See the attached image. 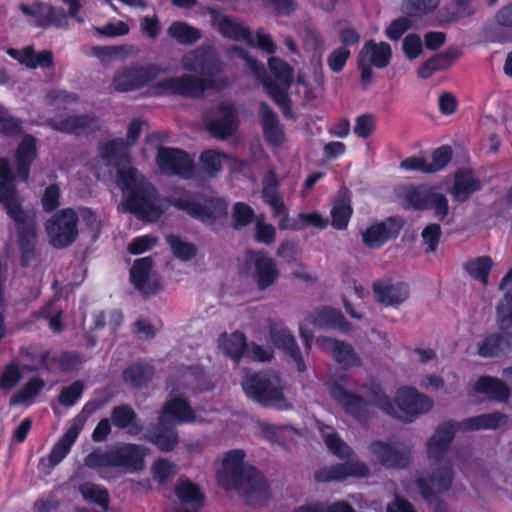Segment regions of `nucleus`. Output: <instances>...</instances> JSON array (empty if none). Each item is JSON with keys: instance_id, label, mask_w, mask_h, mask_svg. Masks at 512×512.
Listing matches in <instances>:
<instances>
[{"instance_id": "1", "label": "nucleus", "mask_w": 512, "mask_h": 512, "mask_svg": "<svg viewBox=\"0 0 512 512\" xmlns=\"http://www.w3.org/2000/svg\"><path fill=\"white\" fill-rule=\"evenodd\" d=\"M327 386L331 398L347 414L359 421L368 419L370 406H376L396 418H402L400 412L404 413L407 417L405 420L408 421H412V417L428 413L433 408L432 399L414 388H400L396 393V405H394L381 386L373 380L363 384L359 393L347 389L340 380H330Z\"/></svg>"}, {"instance_id": "2", "label": "nucleus", "mask_w": 512, "mask_h": 512, "mask_svg": "<svg viewBox=\"0 0 512 512\" xmlns=\"http://www.w3.org/2000/svg\"><path fill=\"white\" fill-rule=\"evenodd\" d=\"M98 153L107 165L118 168L116 182L122 190L125 209L142 220L156 221L162 214L157 192L135 168H126L129 154L124 141L104 143Z\"/></svg>"}, {"instance_id": "3", "label": "nucleus", "mask_w": 512, "mask_h": 512, "mask_svg": "<svg viewBox=\"0 0 512 512\" xmlns=\"http://www.w3.org/2000/svg\"><path fill=\"white\" fill-rule=\"evenodd\" d=\"M244 457L245 453L239 449L227 452L217 474L218 481L226 490H237L247 504L262 506L270 496L268 484L257 469L245 464Z\"/></svg>"}, {"instance_id": "4", "label": "nucleus", "mask_w": 512, "mask_h": 512, "mask_svg": "<svg viewBox=\"0 0 512 512\" xmlns=\"http://www.w3.org/2000/svg\"><path fill=\"white\" fill-rule=\"evenodd\" d=\"M455 422L448 421L437 426L432 436L426 442V451L430 459L439 461L427 477L417 480V487L422 497L432 502L437 493L450 489L453 480V464L450 460L441 458L446 454L455 432L458 430Z\"/></svg>"}, {"instance_id": "5", "label": "nucleus", "mask_w": 512, "mask_h": 512, "mask_svg": "<svg viewBox=\"0 0 512 512\" xmlns=\"http://www.w3.org/2000/svg\"><path fill=\"white\" fill-rule=\"evenodd\" d=\"M242 388L254 402L277 410L292 409L286 383L275 372L247 374L242 380Z\"/></svg>"}, {"instance_id": "6", "label": "nucleus", "mask_w": 512, "mask_h": 512, "mask_svg": "<svg viewBox=\"0 0 512 512\" xmlns=\"http://www.w3.org/2000/svg\"><path fill=\"white\" fill-rule=\"evenodd\" d=\"M149 449L143 445L121 443L106 451L95 450L85 457L84 463L92 469L117 467L126 473H136L145 468Z\"/></svg>"}, {"instance_id": "7", "label": "nucleus", "mask_w": 512, "mask_h": 512, "mask_svg": "<svg viewBox=\"0 0 512 512\" xmlns=\"http://www.w3.org/2000/svg\"><path fill=\"white\" fill-rule=\"evenodd\" d=\"M183 70L199 74L204 79L206 88L222 89L229 85L221 76L223 63L217 52L210 46H200L185 53L181 59Z\"/></svg>"}, {"instance_id": "8", "label": "nucleus", "mask_w": 512, "mask_h": 512, "mask_svg": "<svg viewBox=\"0 0 512 512\" xmlns=\"http://www.w3.org/2000/svg\"><path fill=\"white\" fill-rule=\"evenodd\" d=\"M18 234V246L21 252V265L23 267L35 266L40 262V254L36 247V214L33 210H26L11 216Z\"/></svg>"}, {"instance_id": "9", "label": "nucleus", "mask_w": 512, "mask_h": 512, "mask_svg": "<svg viewBox=\"0 0 512 512\" xmlns=\"http://www.w3.org/2000/svg\"><path fill=\"white\" fill-rule=\"evenodd\" d=\"M78 214L72 208H64L45 223L49 243L57 249L70 246L78 236Z\"/></svg>"}, {"instance_id": "10", "label": "nucleus", "mask_w": 512, "mask_h": 512, "mask_svg": "<svg viewBox=\"0 0 512 512\" xmlns=\"http://www.w3.org/2000/svg\"><path fill=\"white\" fill-rule=\"evenodd\" d=\"M268 65L278 83L270 79L262 80L265 91L285 114L289 113L290 106L287 90L292 82L293 69L286 62L277 57H271L268 61Z\"/></svg>"}, {"instance_id": "11", "label": "nucleus", "mask_w": 512, "mask_h": 512, "mask_svg": "<svg viewBox=\"0 0 512 512\" xmlns=\"http://www.w3.org/2000/svg\"><path fill=\"white\" fill-rule=\"evenodd\" d=\"M171 203L176 208L186 211L190 216L206 223H213L227 215L228 205L223 199H210L205 205L197 203L188 192L174 196Z\"/></svg>"}, {"instance_id": "12", "label": "nucleus", "mask_w": 512, "mask_h": 512, "mask_svg": "<svg viewBox=\"0 0 512 512\" xmlns=\"http://www.w3.org/2000/svg\"><path fill=\"white\" fill-rule=\"evenodd\" d=\"M166 70L156 64L131 65L116 71L112 86L116 91L129 92L140 89Z\"/></svg>"}, {"instance_id": "13", "label": "nucleus", "mask_w": 512, "mask_h": 512, "mask_svg": "<svg viewBox=\"0 0 512 512\" xmlns=\"http://www.w3.org/2000/svg\"><path fill=\"white\" fill-rule=\"evenodd\" d=\"M204 81L195 75L182 74L161 79L154 84L153 88L160 95L199 98L207 89Z\"/></svg>"}, {"instance_id": "14", "label": "nucleus", "mask_w": 512, "mask_h": 512, "mask_svg": "<svg viewBox=\"0 0 512 512\" xmlns=\"http://www.w3.org/2000/svg\"><path fill=\"white\" fill-rule=\"evenodd\" d=\"M392 57L391 46L386 42H375L370 40L365 42L359 56L358 69L361 71V80L369 83L372 79V67L382 69L389 65Z\"/></svg>"}, {"instance_id": "15", "label": "nucleus", "mask_w": 512, "mask_h": 512, "mask_svg": "<svg viewBox=\"0 0 512 512\" xmlns=\"http://www.w3.org/2000/svg\"><path fill=\"white\" fill-rule=\"evenodd\" d=\"M160 171L166 175L190 178L194 168L193 159L183 150L160 147L156 157Z\"/></svg>"}, {"instance_id": "16", "label": "nucleus", "mask_w": 512, "mask_h": 512, "mask_svg": "<svg viewBox=\"0 0 512 512\" xmlns=\"http://www.w3.org/2000/svg\"><path fill=\"white\" fill-rule=\"evenodd\" d=\"M207 129L217 138L226 139L238 128L237 110L230 102L216 106L206 118Z\"/></svg>"}, {"instance_id": "17", "label": "nucleus", "mask_w": 512, "mask_h": 512, "mask_svg": "<svg viewBox=\"0 0 512 512\" xmlns=\"http://www.w3.org/2000/svg\"><path fill=\"white\" fill-rule=\"evenodd\" d=\"M14 175L10 163L0 158V204L8 216L26 211L23 207V198L13 185Z\"/></svg>"}, {"instance_id": "18", "label": "nucleus", "mask_w": 512, "mask_h": 512, "mask_svg": "<svg viewBox=\"0 0 512 512\" xmlns=\"http://www.w3.org/2000/svg\"><path fill=\"white\" fill-rule=\"evenodd\" d=\"M376 459L384 466L404 469L410 463V450L399 444H391L384 441H373L369 446Z\"/></svg>"}, {"instance_id": "19", "label": "nucleus", "mask_w": 512, "mask_h": 512, "mask_svg": "<svg viewBox=\"0 0 512 512\" xmlns=\"http://www.w3.org/2000/svg\"><path fill=\"white\" fill-rule=\"evenodd\" d=\"M246 261L251 267L252 277L258 289L265 290L277 280L279 273L272 258L262 252L249 251Z\"/></svg>"}, {"instance_id": "20", "label": "nucleus", "mask_w": 512, "mask_h": 512, "mask_svg": "<svg viewBox=\"0 0 512 512\" xmlns=\"http://www.w3.org/2000/svg\"><path fill=\"white\" fill-rule=\"evenodd\" d=\"M270 340L277 348L283 350L295 362L298 372L306 371V365L301 355V351L296 343L294 336L281 322H270L269 324Z\"/></svg>"}, {"instance_id": "21", "label": "nucleus", "mask_w": 512, "mask_h": 512, "mask_svg": "<svg viewBox=\"0 0 512 512\" xmlns=\"http://www.w3.org/2000/svg\"><path fill=\"white\" fill-rule=\"evenodd\" d=\"M151 257L137 259L130 270L133 285L144 295L154 294L159 288V281L152 273Z\"/></svg>"}, {"instance_id": "22", "label": "nucleus", "mask_w": 512, "mask_h": 512, "mask_svg": "<svg viewBox=\"0 0 512 512\" xmlns=\"http://www.w3.org/2000/svg\"><path fill=\"white\" fill-rule=\"evenodd\" d=\"M81 427L73 425L59 441L53 446L48 458H41L38 464L40 471L49 474L69 453L72 445L77 440Z\"/></svg>"}, {"instance_id": "23", "label": "nucleus", "mask_w": 512, "mask_h": 512, "mask_svg": "<svg viewBox=\"0 0 512 512\" xmlns=\"http://www.w3.org/2000/svg\"><path fill=\"white\" fill-rule=\"evenodd\" d=\"M369 474L368 466L362 461H351L332 465L320 469L315 473L319 482L342 481L347 477H366Z\"/></svg>"}, {"instance_id": "24", "label": "nucleus", "mask_w": 512, "mask_h": 512, "mask_svg": "<svg viewBox=\"0 0 512 512\" xmlns=\"http://www.w3.org/2000/svg\"><path fill=\"white\" fill-rule=\"evenodd\" d=\"M316 343L321 349L330 351L333 359L339 364L354 367H359L362 364L353 346L345 341L320 336L317 338Z\"/></svg>"}, {"instance_id": "25", "label": "nucleus", "mask_w": 512, "mask_h": 512, "mask_svg": "<svg viewBox=\"0 0 512 512\" xmlns=\"http://www.w3.org/2000/svg\"><path fill=\"white\" fill-rule=\"evenodd\" d=\"M400 230V225L394 218L371 225L362 233V241L369 248H379L389 239L395 237Z\"/></svg>"}, {"instance_id": "26", "label": "nucleus", "mask_w": 512, "mask_h": 512, "mask_svg": "<svg viewBox=\"0 0 512 512\" xmlns=\"http://www.w3.org/2000/svg\"><path fill=\"white\" fill-rule=\"evenodd\" d=\"M376 300L386 306H397L409 297L410 291L406 284L391 281H377L373 284Z\"/></svg>"}, {"instance_id": "27", "label": "nucleus", "mask_w": 512, "mask_h": 512, "mask_svg": "<svg viewBox=\"0 0 512 512\" xmlns=\"http://www.w3.org/2000/svg\"><path fill=\"white\" fill-rule=\"evenodd\" d=\"M213 26L226 38L253 43L252 34L246 26L216 10H211Z\"/></svg>"}, {"instance_id": "28", "label": "nucleus", "mask_w": 512, "mask_h": 512, "mask_svg": "<svg viewBox=\"0 0 512 512\" xmlns=\"http://www.w3.org/2000/svg\"><path fill=\"white\" fill-rule=\"evenodd\" d=\"M480 189V181L471 170L461 169L454 175V181L447 192L455 202H465Z\"/></svg>"}, {"instance_id": "29", "label": "nucleus", "mask_w": 512, "mask_h": 512, "mask_svg": "<svg viewBox=\"0 0 512 512\" xmlns=\"http://www.w3.org/2000/svg\"><path fill=\"white\" fill-rule=\"evenodd\" d=\"M48 125L59 132L82 134L88 133L96 128L97 121L91 115H73L64 119H50Z\"/></svg>"}, {"instance_id": "30", "label": "nucleus", "mask_w": 512, "mask_h": 512, "mask_svg": "<svg viewBox=\"0 0 512 512\" xmlns=\"http://www.w3.org/2000/svg\"><path fill=\"white\" fill-rule=\"evenodd\" d=\"M309 322L319 328L337 329L341 333H348L352 329L351 324L345 319L343 314L330 307H324L312 312L309 315Z\"/></svg>"}, {"instance_id": "31", "label": "nucleus", "mask_w": 512, "mask_h": 512, "mask_svg": "<svg viewBox=\"0 0 512 512\" xmlns=\"http://www.w3.org/2000/svg\"><path fill=\"white\" fill-rule=\"evenodd\" d=\"M171 419L177 423H189L195 420V413L184 398L175 397L163 407L159 425H167Z\"/></svg>"}, {"instance_id": "32", "label": "nucleus", "mask_w": 512, "mask_h": 512, "mask_svg": "<svg viewBox=\"0 0 512 512\" xmlns=\"http://www.w3.org/2000/svg\"><path fill=\"white\" fill-rule=\"evenodd\" d=\"M512 349V334L494 333L478 346V354L484 358L499 357Z\"/></svg>"}, {"instance_id": "33", "label": "nucleus", "mask_w": 512, "mask_h": 512, "mask_svg": "<svg viewBox=\"0 0 512 512\" xmlns=\"http://www.w3.org/2000/svg\"><path fill=\"white\" fill-rule=\"evenodd\" d=\"M458 57L459 50L449 48L445 52L438 53L423 62L417 70V75L422 79H427L436 71L448 69Z\"/></svg>"}, {"instance_id": "34", "label": "nucleus", "mask_w": 512, "mask_h": 512, "mask_svg": "<svg viewBox=\"0 0 512 512\" xmlns=\"http://www.w3.org/2000/svg\"><path fill=\"white\" fill-rule=\"evenodd\" d=\"M36 157V144L35 138L31 135H26L20 143L17 153V176L22 181H27L29 178V167Z\"/></svg>"}, {"instance_id": "35", "label": "nucleus", "mask_w": 512, "mask_h": 512, "mask_svg": "<svg viewBox=\"0 0 512 512\" xmlns=\"http://www.w3.org/2000/svg\"><path fill=\"white\" fill-rule=\"evenodd\" d=\"M506 422V415L495 412L467 418L460 423H457V425L461 430L473 431L481 429H497L498 427L506 424Z\"/></svg>"}, {"instance_id": "36", "label": "nucleus", "mask_w": 512, "mask_h": 512, "mask_svg": "<svg viewBox=\"0 0 512 512\" xmlns=\"http://www.w3.org/2000/svg\"><path fill=\"white\" fill-rule=\"evenodd\" d=\"M111 420L119 429H128L130 435H138L142 426L137 422V414L129 405H119L112 409Z\"/></svg>"}, {"instance_id": "37", "label": "nucleus", "mask_w": 512, "mask_h": 512, "mask_svg": "<svg viewBox=\"0 0 512 512\" xmlns=\"http://www.w3.org/2000/svg\"><path fill=\"white\" fill-rule=\"evenodd\" d=\"M474 389L497 401H506L510 395V390L503 381L489 376L479 378Z\"/></svg>"}, {"instance_id": "38", "label": "nucleus", "mask_w": 512, "mask_h": 512, "mask_svg": "<svg viewBox=\"0 0 512 512\" xmlns=\"http://www.w3.org/2000/svg\"><path fill=\"white\" fill-rule=\"evenodd\" d=\"M167 34L177 43L182 45H192L201 39V31L183 21H174L167 28Z\"/></svg>"}, {"instance_id": "39", "label": "nucleus", "mask_w": 512, "mask_h": 512, "mask_svg": "<svg viewBox=\"0 0 512 512\" xmlns=\"http://www.w3.org/2000/svg\"><path fill=\"white\" fill-rule=\"evenodd\" d=\"M175 493L182 502L188 503L195 508H199L204 504V494L199 487L188 478L180 477L178 479Z\"/></svg>"}, {"instance_id": "40", "label": "nucleus", "mask_w": 512, "mask_h": 512, "mask_svg": "<svg viewBox=\"0 0 512 512\" xmlns=\"http://www.w3.org/2000/svg\"><path fill=\"white\" fill-rule=\"evenodd\" d=\"M260 112L263 131L266 138L273 144H280L283 140L284 134L279 125L276 114L266 103L263 102L260 104Z\"/></svg>"}, {"instance_id": "41", "label": "nucleus", "mask_w": 512, "mask_h": 512, "mask_svg": "<svg viewBox=\"0 0 512 512\" xmlns=\"http://www.w3.org/2000/svg\"><path fill=\"white\" fill-rule=\"evenodd\" d=\"M318 430L328 449L339 458H347L352 455V449L339 437L330 426L318 423Z\"/></svg>"}, {"instance_id": "42", "label": "nucleus", "mask_w": 512, "mask_h": 512, "mask_svg": "<svg viewBox=\"0 0 512 512\" xmlns=\"http://www.w3.org/2000/svg\"><path fill=\"white\" fill-rule=\"evenodd\" d=\"M431 188L427 187H404L399 194L402 204L415 210H427V200Z\"/></svg>"}, {"instance_id": "43", "label": "nucleus", "mask_w": 512, "mask_h": 512, "mask_svg": "<svg viewBox=\"0 0 512 512\" xmlns=\"http://www.w3.org/2000/svg\"><path fill=\"white\" fill-rule=\"evenodd\" d=\"M219 346L225 355L238 362L246 348V337L241 332H234L229 336L223 335Z\"/></svg>"}, {"instance_id": "44", "label": "nucleus", "mask_w": 512, "mask_h": 512, "mask_svg": "<svg viewBox=\"0 0 512 512\" xmlns=\"http://www.w3.org/2000/svg\"><path fill=\"white\" fill-rule=\"evenodd\" d=\"M154 371L148 364L135 363L123 372L124 380L133 387L146 385L153 377Z\"/></svg>"}, {"instance_id": "45", "label": "nucleus", "mask_w": 512, "mask_h": 512, "mask_svg": "<svg viewBox=\"0 0 512 512\" xmlns=\"http://www.w3.org/2000/svg\"><path fill=\"white\" fill-rule=\"evenodd\" d=\"M159 425V428L148 438V441L156 445L162 452H169L178 445V434L172 428Z\"/></svg>"}, {"instance_id": "46", "label": "nucleus", "mask_w": 512, "mask_h": 512, "mask_svg": "<svg viewBox=\"0 0 512 512\" xmlns=\"http://www.w3.org/2000/svg\"><path fill=\"white\" fill-rule=\"evenodd\" d=\"M328 218L323 217L320 213L314 211L309 213H299L291 224L290 230L299 231L309 227L317 229H325L328 226Z\"/></svg>"}, {"instance_id": "47", "label": "nucleus", "mask_w": 512, "mask_h": 512, "mask_svg": "<svg viewBox=\"0 0 512 512\" xmlns=\"http://www.w3.org/2000/svg\"><path fill=\"white\" fill-rule=\"evenodd\" d=\"M351 215L352 208L350 206V200L347 198H340L336 200L331 210L332 226L338 230L345 229Z\"/></svg>"}, {"instance_id": "48", "label": "nucleus", "mask_w": 512, "mask_h": 512, "mask_svg": "<svg viewBox=\"0 0 512 512\" xmlns=\"http://www.w3.org/2000/svg\"><path fill=\"white\" fill-rule=\"evenodd\" d=\"M19 10L27 16L35 19V25L37 27L47 28V15L52 11V6L43 2H34L32 4H19Z\"/></svg>"}, {"instance_id": "49", "label": "nucleus", "mask_w": 512, "mask_h": 512, "mask_svg": "<svg viewBox=\"0 0 512 512\" xmlns=\"http://www.w3.org/2000/svg\"><path fill=\"white\" fill-rule=\"evenodd\" d=\"M440 0H402V10L409 16L421 17L435 11Z\"/></svg>"}, {"instance_id": "50", "label": "nucleus", "mask_w": 512, "mask_h": 512, "mask_svg": "<svg viewBox=\"0 0 512 512\" xmlns=\"http://www.w3.org/2000/svg\"><path fill=\"white\" fill-rule=\"evenodd\" d=\"M493 261L489 256H480L465 264L466 271L483 284L487 283Z\"/></svg>"}, {"instance_id": "51", "label": "nucleus", "mask_w": 512, "mask_h": 512, "mask_svg": "<svg viewBox=\"0 0 512 512\" xmlns=\"http://www.w3.org/2000/svg\"><path fill=\"white\" fill-rule=\"evenodd\" d=\"M427 209L433 210L436 219L444 221L449 215V202L447 197L431 189L428 195Z\"/></svg>"}, {"instance_id": "52", "label": "nucleus", "mask_w": 512, "mask_h": 512, "mask_svg": "<svg viewBox=\"0 0 512 512\" xmlns=\"http://www.w3.org/2000/svg\"><path fill=\"white\" fill-rule=\"evenodd\" d=\"M43 386L44 383L41 380L31 379L10 399V405L16 406L29 402L39 394Z\"/></svg>"}, {"instance_id": "53", "label": "nucleus", "mask_w": 512, "mask_h": 512, "mask_svg": "<svg viewBox=\"0 0 512 512\" xmlns=\"http://www.w3.org/2000/svg\"><path fill=\"white\" fill-rule=\"evenodd\" d=\"M151 470L154 480L161 484L170 481L177 474L176 464L165 458L157 459L153 463Z\"/></svg>"}, {"instance_id": "54", "label": "nucleus", "mask_w": 512, "mask_h": 512, "mask_svg": "<svg viewBox=\"0 0 512 512\" xmlns=\"http://www.w3.org/2000/svg\"><path fill=\"white\" fill-rule=\"evenodd\" d=\"M226 158L224 153L216 150H208L201 154L202 169L210 176H214L222 168V162Z\"/></svg>"}, {"instance_id": "55", "label": "nucleus", "mask_w": 512, "mask_h": 512, "mask_svg": "<svg viewBox=\"0 0 512 512\" xmlns=\"http://www.w3.org/2000/svg\"><path fill=\"white\" fill-rule=\"evenodd\" d=\"M79 490L86 500L102 506L108 503V492L105 488L99 485L93 483H84L80 486Z\"/></svg>"}, {"instance_id": "56", "label": "nucleus", "mask_w": 512, "mask_h": 512, "mask_svg": "<svg viewBox=\"0 0 512 512\" xmlns=\"http://www.w3.org/2000/svg\"><path fill=\"white\" fill-rule=\"evenodd\" d=\"M497 320L502 329L512 326V292L505 291L503 299L497 305Z\"/></svg>"}, {"instance_id": "57", "label": "nucleus", "mask_w": 512, "mask_h": 512, "mask_svg": "<svg viewBox=\"0 0 512 512\" xmlns=\"http://www.w3.org/2000/svg\"><path fill=\"white\" fill-rule=\"evenodd\" d=\"M452 159V149L449 146H441L431 155L428 161V173H435L444 169Z\"/></svg>"}, {"instance_id": "58", "label": "nucleus", "mask_w": 512, "mask_h": 512, "mask_svg": "<svg viewBox=\"0 0 512 512\" xmlns=\"http://www.w3.org/2000/svg\"><path fill=\"white\" fill-rule=\"evenodd\" d=\"M22 373L16 362L8 364L0 376V388L5 391L11 390L21 380Z\"/></svg>"}, {"instance_id": "59", "label": "nucleus", "mask_w": 512, "mask_h": 512, "mask_svg": "<svg viewBox=\"0 0 512 512\" xmlns=\"http://www.w3.org/2000/svg\"><path fill=\"white\" fill-rule=\"evenodd\" d=\"M253 218L254 211L249 205L241 202H238L234 205L232 220L233 227L235 229H240L242 227L247 226L252 222Z\"/></svg>"}, {"instance_id": "60", "label": "nucleus", "mask_w": 512, "mask_h": 512, "mask_svg": "<svg viewBox=\"0 0 512 512\" xmlns=\"http://www.w3.org/2000/svg\"><path fill=\"white\" fill-rule=\"evenodd\" d=\"M167 241L170 244L173 254L181 260H190L196 254L194 245L182 241L179 237L168 236Z\"/></svg>"}, {"instance_id": "61", "label": "nucleus", "mask_w": 512, "mask_h": 512, "mask_svg": "<svg viewBox=\"0 0 512 512\" xmlns=\"http://www.w3.org/2000/svg\"><path fill=\"white\" fill-rule=\"evenodd\" d=\"M279 182L273 170H269L262 181V197L265 203L280 199Z\"/></svg>"}, {"instance_id": "62", "label": "nucleus", "mask_w": 512, "mask_h": 512, "mask_svg": "<svg viewBox=\"0 0 512 512\" xmlns=\"http://www.w3.org/2000/svg\"><path fill=\"white\" fill-rule=\"evenodd\" d=\"M376 129L375 116L370 113L359 115L355 119L354 133L363 139L368 138Z\"/></svg>"}, {"instance_id": "63", "label": "nucleus", "mask_w": 512, "mask_h": 512, "mask_svg": "<svg viewBox=\"0 0 512 512\" xmlns=\"http://www.w3.org/2000/svg\"><path fill=\"white\" fill-rule=\"evenodd\" d=\"M271 210L273 217L278 218V228L280 230H290L292 227L291 224L293 222L292 219L289 218L288 209L286 208L282 199H277L267 203Z\"/></svg>"}, {"instance_id": "64", "label": "nucleus", "mask_w": 512, "mask_h": 512, "mask_svg": "<svg viewBox=\"0 0 512 512\" xmlns=\"http://www.w3.org/2000/svg\"><path fill=\"white\" fill-rule=\"evenodd\" d=\"M350 55L351 52L348 48L344 46L338 47L328 55L327 64L333 72L339 73L343 70Z\"/></svg>"}]
</instances>
